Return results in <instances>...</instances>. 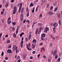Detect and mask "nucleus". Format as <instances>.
Returning <instances> with one entry per match:
<instances>
[{
  "label": "nucleus",
  "mask_w": 62,
  "mask_h": 62,
  "mask_svg": "<svg viewBox=\"0 0 62 62\" xmlns=\"http://www.w3.org/2000/svg\"><path fill=\"white\" fill-rule=\"evenodd\" d=\"M38 29H37L36 30V31L35 32V34L36 35H37V34H39V33H40V32L41 31V28H40L39 29V31H38Z\"/></svg>",
  "instance_id": "nucleus-1"
},
{
  "label": "nucleus",
  "mask_w": 62,
  "mask_h": 62,
  "mask_svg": "<svg viewBox=\"0 0 62 62\" xmlns=\"http://www.w3.org/2000/svg\"><path fill=\"white\" fill-rule=\"evenodd\" d=\"M23 37H22V41L20 43V44L21 45V48H22L23 46Z\"/></svg>",
  "instance_id": "nucleus-2"
},
{
  "label": "nucleus",
  "mask_w": 62,
  "mask_h": 62,
  "mask_svg": "<svg viewBox=\"0 0 62 62\" xmlns=\"http://www.w3.org/2000/svg\"><path fill=\"white\" fill-rule=\"evenodd\" d=\"M48 31H49V28L46 27L45 29L44 32L47 33Z\"/></svg>",
  "instance_id": "nucleus-3"
},
{
  "label": "nucleus",
  "mask_w": 62,
  "mask_h": 62,
  "mask_svg": "<svg viewBox=\"0 0 62 62\" xmlns=\"http://www.w3.org/2000/svg\"><path fill=\"white\" fill-rule=\"evenodd\" d=\"M21 21H23V14H22L21 16Z\"/></svg>",
  "instance_id": "nucleus-4"
},
{
  "label": "nucleus",
  "mask_w": 62,
  "mask_h": 62,
  "mask_svg": "<svg viewBox=\"0 0 62 62\" xmlns=\"http://www.w3.org/2000/svg\"><path fill=\"white\" fill-rule=\"evenodd\" d=\"M57 25H58V24H57V23H55L53 25L54 27H56L57 26Z\"/></svg>",
  "instance_id": "nucleus-5"
},
{
  "label": "nucleus",
  "mask_w": 62,
  "mask_h": 62,
  "mask_svg": "<svg viewBox=\"0 0 62 62\" xmlns=\"http://www.w3.org/2000/svg\"><path fill=\"white\" fill-rule=\"evenodd\" d=\"M22 3H21L20 4V7L19 8V12H20V11H21V8H22Z\"/></svg>",
  "instance_id": "nucleus-6"
},
{
  "label": "nucleus",
  "mask_w": 62,
  "mask_h": 62,
  "mask_svg": "<svg viewBox=\"0 0 62 62\" xmlns=\"http://www.w3.org/2000/svg\"><path fill=\"white\" fill-rule=\"evenodd\" d=\"M27 55V54H26V53L24 54V55H23V57L24 59H25V58H26V56Z\"/></svg>",
  "instance_id": "nucleus-7"
},
{
  "label": "nucleus",
  "mask_w": 62,
  "mask_h": 62,
  "mask_svg": "<svg viewBox=\"0 0 62 62\" xmlns=\"http://www.w3.org/2000/svg\"><path fill=\"white\" fill-rule=\"evenodd\" d=\"M26 47L27 48L28 50H29V51H31V48H29V47L28 46V45L27 44Z\"/></svg>",
  "instance_id": "nucleus-8"
},
{
  "label": "nucleus",
  "mask_w": 62,
  "mask_h": 62,
  "mask_svg": "<svg viewBox=\"0 0 62 62\" xmlns=\"http://www.w3.org/2000/svg\"><path fill=\"white\" fill-rule=\"evenodd\" d=\"M16 45H15L13 47V51H15V50H16Z\"/></svg>",
  "instance_id": "nucleus-9"
},
{
  "label": "nucleus",
  "mask_w": 62,
  "mask_h": 62,
  "mask_svg": "<svg viewBox=\"0 0 62 62\" xmlns=\"http://www.w3.org/2000/svg\"><path fill=\"white\" fill-rule=\"evenodd\" d=\"M48 14L49 15H52L54 14V13H52V12H51L50 11L48 13Z\"/></svg>",
  "instance_id": "nucleus-10"
},
{
  "label": "nucleus",
  "mask_w": 62,
  "mask_h": 62,
  "mask_svg": "<svg viewBox=\"0 0 62 62\" xmlns=\"http://www.w3.org/2000/svg\"><path fill=\"white\" fill-rule=\"evenodd\" d=\"M7 53H9V54L11 53V50L10 49H8L7 50Z\"/></svg>",
  "instance_id": "nucleus-11"
},
{
  "label": "nucleus",
  "mask_w": 62,
  "mask_h": 62,
  "mask_svg": "<svg viewBox=\"0 0 62 62\" xmlns=\"http://www.w3.org/2000/svg\"><path fill=\"white\" fill-rule=\"evenodd\" d=\"M33 42L34 44H36V42H37V41L36 39H33Z\"/></svg>",
  "instance_id": "nucleus-12"
},
{
  "label": "nucleus",
  "mask_w": 62,
  "mask_h": 62,
  "mask_svg": "<svg viewBox=\"0 0 62 62\" xmlns=\"http://www.w3.org/2000/svg\"><path fill=\"white\" fill-rule=\"evenodd\" d=\"M38 26H42V24L41 23H39L38 24Z\"/></svg>",
  "instance_id": "nucleus-13"
},
{
  "label": "nucleus",
  "mask_w": 62,
  "mask_h": 62,
  "mask_svg": "<svg viewBox=\"0 0 62 62\" xmlns=\"http://www.w3.org/2000/svg\"><path fill=\"white\" fill-rule=\"evenodd\" d=\"M56 52H57V51L56 50H55L54 51V52L53 54L54 55H55L56 54Z\"/></svg>",
  "instance_id": "nucleus-14"
},
{
  "label": "nucleus",
  "mask_w": 62,
  "mask_h": 62,
  "mask_svg": "<svg viewBox=\"0 0 62 62\" xmlns=\"http://www.w3.org/2000/svg\"><path fill=\"white\" fill-rule=\"evenodd\" d=\"M32 46L33 49H34L35 48V45H34V44H32Z\"/></svg>",
  "instance_id": "nucleus-15"
},
{
  "label": "nucleus",
  "mask_w": 62,
  "mask_h": 62,
  "mask_svg": "<svg viewBox=\"0 0 62 62\" xmlns=\"http://www.w3.org/2000/svg\"><path fill=\"white\" fill-rule=\"evenodd\" d=\"M17 49H18V47L17 46H16V53H17L19 51L17 50Z\"/></svg>",
  "instance_id": "nucleus-16"
},
{
  "label": "nucleus",
  "mask_w": 62,
  "mask_h": 62,
  "mask_svg": "<svg viewBox=\"0 0 62 62\" xmlns=\"http://www.w3.org/2000/svg\"><path fill=\"white\" fill-rule=\"evenodd\" d=\"M24 33L22 32L20 34V37H22V36H23V35H24Z\"/></svg>",
  "instance_id": "nucleus-17"
},
{
  "label": "nucleus",
  "mask_w": 62,
  "mask_h": 62,
  "mask_svg": "<svg viewBox=\"0 0 62 62\" xmlns=\"http://www.w3.org/2000/svg\"><path fill=\"white\" fill-rule=\"evenodd\" d=\"M33 6H34V4H33V3H31L30 4V5L29 6V7H31V6L33 7Z\"/></svg>",
  "instance_id": "nucleus-18"
},
{
  "label": "nucleus",
  "mask_w": 62,
  "mask_h": 62,
  "mask_svg": "<svg viewBox=\"0 0 62 62\" xmlns=\"http://www.w3.org/2000/svg\"><path fill=\"white\" fill-rule=\"evenodd\" d=\"M23 10H24V8H22V9L21 11V13H22L23 12Z\"/></svg>",
  "instance_id": "nucleus-19"
},
{
  "label": "nucleus",
  "mask_w": 62,
  "mask_h": 62,
  "mask_svg": "<svg viewBox=\"0 0 62 62\" xmlns=\"http://www.w3.org/2000/svg\"><path fill=\"white\" fill-rule=\"evenodd\" d=\"M42 37H43V38H44L45 37V34L44 33H43L42 35Z\"/></svg>",
  "instance_id": "nucleus-20"
},
{
  "label": "nucleus",
  "mask_w": 62,
  "mask_h": 62,
  "mask_svg": "<svg viewBox=\"0 0 62 62\" xmlns=\"http://www.w3.org/2000/svg\"><path fill=\"white\" fill-rule=\"evenodd\" d=\"M60 14L59 13L57 14V16H58V18H59V19H60Z\"/></svg>",
  "instance_id": "nucleus-21"
},
{
  "label": "nucleus",
  "mask_w": 62,
  "mask_h": 62,
  "mask_svg": "<svg viewBox=\"0 0 62 62\" xmlns=\"http://www.w3.org/2000/svg\"><path fill=\"white\" fill-rule=\"evenodd\" d=\"M29 12H28L27 14V17H28V16H29Z\"/></svg>",
  "instance_id": "nucleus-22"
},
{
  "label": "nucleus",
  "mask_w": 62,
  "mask_h": 62,
  "mask_svg": "<svg viewBox=\"0 0 62 62\" xmlns=\"http://www.w3.org/2000/svg\"><path fill=\"white\" fill-rule=\"evenodd\" d=\"M13 14H15L16 13V10H13Z\"/></svg>",
  "instance_id": "nucleus-23"
},
{
  "label": "nucleus",
  "mask_w": 62,
  "mask_h": 62,
  "mask_svg": "<svg viewBox=\"0 0 62 62\" xmlns=\"http://www.w3.org/2000/svg\"><path fill=\"white\" fill-rule=\"evenodd\" d=\"M34 10H35V7L33 8V10L32 11V13H34Z\"/></svg>",
  "instance_id": "nucleus-24"
},
{
  "label": "nucleus",
  "mask_w": 62,
  "mask_h": 62,
  "mask_svg": "<svg viewBox=\"0 0 62 62\" xmlns=\"http://www.w3.org/2000/svg\"><path fill=\"white\" fill-rule=\"evenodd\" d=\"M59 25H61V21H60V20L59 21Z\"/></svg>",
  "instance_id": "nucleus-25"
},
{
  "label": "nucleus",
  "mask_w": 62,
  "mask_h": 62,
  "mask_svg": "<svg viewBox=\"0 0 62 62\" xmlns=\"http://www.w3.org/2000/svg\"><path fill=\"white\" fill-rule=\"evenodd\" d=\"M26 11L27 12H29V10H28V8H27V7L26 8Z\"/></svg>",
  "instance_id": "nucleus-26"
},
{
  "label": "nucleus",
  "mask_w": 62,
  "mask_h": 62,
  "mask_svg": "<svg viewBox=\"0 0 62 62\" xmlns=\"http://www.w3.org/2000/svg\"><path fill=\"white\" fill-rule=\"evenodd\" d=\"M14 10H17V9L16 7H14Z\"/></svg>",
  "instance_id": "nucleus-27"
},
{
  "label": "nucleus",
  "mask_w": 62,
  "mask_h": 62,
  "mask_svg": "<svg viewBox=\"0 0 62 62\" xmlns=\"http://www.w3.org/2000/svg\"><path fill=\"white\" fill-rule=\"evenodd\" d=\"M45 1H46V0H42V3H44Z\"/></svg>",
  "instance_id": "nucleus-28"
},
{
  "label": "nucleus",
  "mask_w": 62,
  "mask_h": 62,
  "mask_svg": "<svg viewBox=\"0 0 62 62\" xmlns=\"http://www.w3.org/2000/svg\"><path fill=\"white\" fill-rule=\"evenodd\" d=\"M9 42H10V40H7V43H9Z\"/></svg>",
  "instance_id": "nucleus-29"
},
{
  "label": "nucleus",
  "mask_w": 62,
  "mask_h": 62,
  "mask_svg": "<svg viewBox=\"0 0 62 62\" xmlns=\"http://www.w3.org/2000/svg\"><path fill=\"white\" fill-rule=\"evenodd\" d=\"M60 58H59L58 59V62H59V61H60Z\"/></svg>",
  "instance_id": "nucleus-30"
},
{
  "label": "nucleus",
  "mask_w": 62,
  "mask_h": 62,
  "mask_svg": "<svg viewBox=\"0 0 62 62\" xmlns=\"http://www.w3.org/2000/svg\"><path fill=\"white\" fill-rule=\"evenodd\" d=\"M13 36L14 38H16V35L15 34H14Z\"/></svg>",
  "instance_id": "nucleus-31"
},
{
  "label": "nucleus",
  "mask_w": 62,
  "mask_h": 62,
  "mask_svg": "<svg viewBox=\"0 0 62 62\" xmlns=\"http://www.w3.org/2000/svg\"><path fill=\"white\" fill-rule=\"evenodd\" d=\"M8 4H7L5 5V7L6 8H7V7H8Z\"/></svg>",
  "instance_id": "nucleus-32"
},
{
  "label": "nucleus",
  "mask_w": 62,
  "mask_h": 62,
  "mask_svg": "<svg viewBox=\"0 0 62 62\" xmlns=\"http://www.w3.org/2000/svg\"><path fill=\"white\" fill-rule=\"evenodd\" d=\"M41 40H44V38H43V37H42V36H41Z\"/></svg>",
  "instance_id": "nucleus-33"
},
{
  "label": "nucleus",
  "mask_w": 62,
  "mask_h": 62,
  "mask_svg": "<svg viewBox=\"0 0 62 62\" xmlns=\"http://www.w3.org/2000/svg\"><path fill=\"white\" fill-rule=\"evenodd\" d=\"M13 25H15L16 24V23L15 22H13L12 23Z\"/></svg>",
  "instance_id": "nucleus-34"
},
{
  "label": "nucleus",
  "mask_w": 62,
  "mask_h": 62,
  "mask_svg": "<svg viewBox=\"0 0 62 62\" xmlns=\"http://www.w3.org/2000/svg\"><path fill=\"white\" fill-rule=\"evenodd\" d=\"M53 7L51 6L50 8V10H52L53 9Z\"/></svg>",
  "instance_id": "nucleus-35"
},
{
  "label": "nucleus",
  "mask_w": 62,
  "mask_h": 62,
  "mask_svg": "<svg viewBox=\"0 0 62 62\" xmlns=\"http://www.w3.org/2000/svg\"><path fill=\"white\" fill-rule=\"evenodd\" d=\"M11 20L9 21L8 22V24H9L11 23Z\"/></svg>",
  "instance_id": "nucleus-36"
},
{
  "label": "nucleus",
  "mask_w": 62,
  "mask_h": 62,
  "mask_svg": "<svg viewBox=\"0 0 62 62\" xmlns=\"http://www.w3.org/2000/svg\"><path fill=\"white\" fill-rule=\"evenodd\" d=\"M39 18H41L42 17V14H40L39 16Z\"/></svg>",
  "instance_id": "nucleus-37"
},
{
  "label": "nucleus",
  "mask_w": 62,
  "mask_h": 62,
  "mask_svg": "<svg viewBox=\"0 0 62 62\" xmlns=\"http://www.w3.org/2000/svg\"><path fill=\"white\" fill-rule=\"evenodd\" d=\"M57 8H55L54 11H56L57 10Z\"/></svg>",
  "instance_id": "nucleus-38"
},
{
  "label": "nucleus",
  "mask_w": 62,
  "mask_h": 62,
  "mask_svg": "<svg viewBox=\"0 0 62 62\" xmlns=\"http://www.w3.org/2000/svg\"><path fill=\"white\" fill-rule=\"evenodd\" d=\"M57 57H58V56L57 55H56L55 56V59H56L57 58Z\"/></svg>",
  "instance_id": "nucleus-39"
},
{
  "label": "nucleus",
  "mask_w": 62,
  "mask_h": 62,
  "mask_svg": "<svg viewBox=\"0 0 62 62\" xmlns=\"http://www.w3.org/2000/svg\"><path fill=\"white\" fill-rule=\"evenodd\" d=\"M43 57L44 58H46V56H45V55L43 56Z\"/></svg>",
  "instance_id": "nucleus-40"
},
{
  "label": "nucleus",
  "mask_w": 62,
  "mask_h": 62,
  "mask_svg": "<svg viewBox=\"0 0 62 62\" xmlns=\"http://www.w3.org/2000/svg\"><path fill=\"white\" fill-rule=\"evenodd\" d=\"M19 28H20V27L19 26H18L16 30H18V29H19Z\"/></svg>",
  "instance_id": "nucleus-41"
},
{
  "label": "nucleus",
  "mask_w": 62,
  "mask_h": 62,
  "mask_svg": "<svg viewBox=\"0 0 62 62\" xmlns=\"http://www.w3.org/2000/svg\"><path fill=\"white\" fill-rule=\"evenodd\" d=\"M11 46H10V45H9L8 48H11Z\"/></svg>",
  "instance_id": "nucleus-42"
},
{
  "label": "nucleus",
  "mask_w": 62,
  "mask_h": 62,
  "mask_svg": "<svg viewBox=\"0 0 62 62\" xmlns=\"http://www.w3.org/2000/svg\"><path fill=\"white\" fill-rule=\"evenodd\" d=\"M4 52H2V54H1V55L2 56H3V55H4Z\"/></svg>",
  "instance_id": "nucleus-43"
},
{
  "label": "nucleus",
  "mask_w": 62,
  "mask_h": 62,
  "mask_svg": "<svg viewBox=\"0 0 62 62\" xmlns=\"http://www.w3.org/2000/svg\"><path fill=\"white\" fill-rule=\"evenodd\" d=\"M26 22H27L28 23H29V21L28 20H27L26 21Z\"/></svg>",
  "instance_id": "nucleus-44"
},
{
  "label": "nucleus",
  "mask_w": 62,
  "mask_h": 62,
  "mask_svg": "<svg viewBox=\"0 0 62 62\" xmlns=\"http://www.w3.org/2000/svg\"><path fill=\"white\" fill-rule=\"evenodd\" d=\"M51 37L52 38V39H55V38H54V37H53V36H52Z\"/></svg>",
  "instance_id": "nucleus-45"
},
{
  "label": "nucleus",
  "mask_w": 62,
  "mask_h": 62,
  "mask_svg": "<svg viewBox=\"0 0 62 62\" xmlns=\"http://www.w3.org/2000/svg\"><path fill=\"white\" fill-rule=\"evenodd\" d=\"M32 54H35V53H36V52L35 51H34L32 52Z\"/></svg>",
  "instance_id": "nucleus-46"
},
{
  "label": "nucleus",
  "mask_w": 62,
  "mask_h": 62,
  "mask_svg": "<svg viewBox=\"0 0 62 62\" xmlns=\"http://www.w3.org/2000/svg\"><path fill=\"white\" fill-rule=\"evenodd\" d=\"M59 54H60L59 56H61V55H62V53H60Z\"/></svg>",
  "instance_id": "nucleus-47"
},
{
  "label": "nucleus",
  "mask_w": 62,
  "mask_h": 62,
  "mask_svg": "<svg viewBox=\"0 0 62 62\" xmlns=\"http://www.w3.org/2000/svg\"><path fill=\"white\" fill-rule=\"evenodd\" d=\"M18 30H16V34H17V33H18Z\"/></svg>",
  "instance_id": "nucleus-48"
},
{
  "label": "nucleus",
  "mask_w": 62,
  "mask_h": 62,
  "mask_svg": "<svg viewBox=\"0 0 62 62\" xmlns=\"http://www.w3.org/2000/svg\"><path fill=\"white\" fill-rule=\"evenodd\" d=\"M28 39V38L27 37H26V41H27L28 40V39Z\"/></svg>",
  "instance_id": "nucleus-49"
},
{
  "label": "nucleus",
  "mask_w": 62,
  "mask_h": 62,
  "mask_svg": "<svg viewBox=\"0 0 62 62\" xmlns=\"http://www.w3.org/2000/svg\"><path fill=\"white\" fill-rule=\"evenodd\" d=\"M30 59H33V57L32 56H31L30 57Z\"/></svg>",
  "instance_id": "nucleus-50"
},
{
  "label": "nucleus",
  "mask_w": 62,
  "mask_h": 62,
  "mask_svg": "<svg viewBox=\"0 0 62 62\" xmlns=\"http://www.w3.org/2000/svg\"><path fill=\"white\" fill-rule=\"evenodd\" d=\"M3 13H4V12L3 11L1 12V15H2V14H3Z\"/></svg>",
  "instance_id": "nucleus-51"
},
{
  "label": "nucleus",
  "mask_w": 62,
  "mask_h": 62,
  "mask_svg": "<svg viewBox=\"0 0 62 62\" xmlns=\"http://www.w3.org/2000/svg\"><path fill=\"white\" fill-rule=\"evenodd\" d=\"M12 29L13 30H15V28H14V27H13L12 28Z\"/></svg>",
  "instance_id": "nucleus-52"
},
{
  "label": "nucleus",
  "mask_w": 62,
  "mask_h": 62,
  "mask_svg": "<svg viewBox=\"0 0 62 62\" xmlns=\"http://www.w3.org/2000/svg\"><path fill=\"white\" fill-rule=\"evenodd\" d=\"M8 58L7 57H5L6 60H8Z\"/></svg>",
  "instance_id": "nucleus-53"
},
{
  "label": "nucleus",
  "mask_w": 62,
  "mask_h": 62,
  "mask_svg": "<svg viewBox=\"0 0 62 62\" xmlns=\"http://www.w3.org/2000/svg\"><path fill=\"white\" fill-rule=\"evenodd\" d=\"M43 49V51L44 52V51H45V49H44V48H43L42 49H42Z\"/></svg>",
  "instance_id": "nucleus-54"
},
{
  "label": "nucleus",
  "mask_w": 62,
  "mask_h": 62,
  "mask_svg": "<svg viewBox=\"0 0 62 62\" xmlns=\"http://www.w3.org/2000/svg\"><path fill=\"white\" fill-rule=\"evenodd\" d=\"M42 45H43L42 43H41L39 45L40 46H42Z\"/></svg>",
  "instance_id": "nucleus-55"
},
{
  "label": "nucleus",
  "mask_w": 62,
  "mask_h": 62,
  "mask_svg": "<svg viewBox=\"0 0 62 62\" xmlns=\"http://www.w3.org/2000/svg\"><path fill=\"white\" fill-rule=\"evenodd\" d=\"M48 61L49 62H50V61H51V60H50V59H48Z\"/></svg>",
  "instance_id": "nucleus-56"
},
{
  "label": "nucleus",
  "mask_w": 62,
  "mask_h": 62,
  "mask_svg": "<svg viewBox=\"0 0 62 62\" xmlns=\"http://www.w3.org/2000/svg\"><path fill=\"white\" fill-rule=\"evenodd\" d=\"M20 61H21V60L20 59L18 61V62H20Z\"/></svg>",
  "instance_id": "nucleus-57"
},
{
  "label": "nucleus",
  "mask_w": 62,
  "mask_h": 62,
  "mask_svg": "<svg viewBox=\"0 0 62 62\" xmlns=\"http://www.w3.org/2000/svg\"><path fill=\"white\" fill-rule=\"evenodd\" d=\"M49 6V4H47V7H48Z\"/></svg>",
  "instance_id": "nucleus-58"
},
{
  "label": "nucleus",
  "mask_w": 62,
  "mask_h": 62,
  "mask_svg": "<svg viewBox=\"0 0 62 62\" xmlns=\"http://www.w3.org/2000/svg\"><path fill=\"white\" fill-rule=\"evenodd\" d=\"M5 37H6L7 38V37H8V35H6L5 36Z\"/></svg>",
  "instance_id": "nucleus-59"
},
{
  "label": "nucleus",
  "mask_w": 62,
  "mask_h": 62,
  "mask_svg": "<svg viewBox=\"0 0 62 62\" xmlns=\"http://www.w3.org/2000/svg\"><path fill=\"white\" fill-rule=\"evenodd\" d=\"M25 23V20H24L23 21V23Z\"/></svg>",
  "instance_id": "nucleus-60"
},
{
  "label": "nucleus",
  "mask_w": 62,
  "mask_h": 62,
  "mask_svg": "<svg viewBox=\"0 0 62 62\" xmlns=\"http://www.w3.org/2000/svg\"><path fill=\"white\" fill-rule=\"evenodd\" d=\"M31 39V37H29V39Z\"/></svg>",
  "instance_id": "nucleus-61"
},
{
  "label": "nucleus",
  "mask_w": 62,
  "mask_h": 62,
  "mask_svg": "<svg viewBox=\"0 0 62 62\" xmlns=\"http://www.w3.org/2000/svg\"><path fill=\"white\" fill-rule=\"evenodd\" d=\"M14 1L13 0H12L11 1V3H13V2Z\"/></svg>",
  "instance_id": "nucleus-62"
},
{
  "label": "nucleus",
  "mask_w": 62,
  "mask_h": 62,
  "mask_svg": "<svg viewBox=\"0 0 62 62\" xmlns=\"http://www.w3.org/2000/svg\"><path fill=\"white\" fill-rule=\"evenodd\" d=\"M44 40H47V38H45Z\"/></svg>",
  "instance_id": "nucleus-63"
},
{
  "label": "nucleus",
  "mask_w": 62,
  "mask_h": 62,
  "mask_svg": "<svg viewBox=\"0 0 62 62\" xmlns=\"http://www.w3.org/2000/svg\"><path fill=\"white\" fill-rule=\"evenodd\" d=\"M34 26V24L33 23L32 25V28Z\"/></svg>",
  "instance_id": "nucleus-64"
}]
</instances>
